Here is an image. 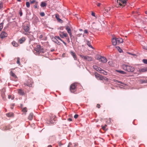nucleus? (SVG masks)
Listing matches in <instances>:
<instances>
[{"label":"nucleus","instance_id":"28","mask_svg":"<svg viewBox=\"0 0 147 147\" xmlns=\"http://www.w3.org/2000/svg\"><path fill=\"white\" fill-rule=\"evenodd\" d=\"M10 75L12 76L14 78H17L16 75L14 73H13L12 71H11L10 72Z\"/></svg>","mask_w":147,"mask_h":147},{"label":"nucleus","instance_id":"57","mask_svg":"<svg viewBox=\"0 0 147 147\" xmlns=\"http://www.w3.org/2000/svg\"><path fill=\"white\" fill-rule=\"evenodd\" d=\"M119 81H118L117 80H114V81L115 82H119Z\"/></svg>","mask_w":147,"mask_h":147},{"label":"nucleus","instance_id":"30","mask_svg":"<svg viewBox=\"0 0 147 147\" xmlns=\"http://www.w3.org/2000/svg\"><path fill=\"white\" fill-rule=\"evenodd\" d=\"M38 2H36L35 3V5H34V7L36 9V8H38Z\"/></svg>","mask_w":147,"mask_h":147},{"label":"nucleus","instance_id":"24","mask_svg":"<svg viewBox=\"0 0 147 147\" xmlns=\"http://www.w3.org/2000/svg\"><path fill=\"white\" fill-rule=\"evenodd\" d=\"M55 121V119L53 118V117H52V118H51L50 120V122L51 124L53 123Z\"/></svg>","mask_w":147,"mask_h":147},{"label":"nucleus","instance_id":"36","mask_svg":"<svg viewBox=\"0 0 147 147\" xmlns=\"http://www.w3.org/2000/svg\"><path fill=\"white\" fill-rule=\"evenodd\" d=\"M27 109L26 107H25L24 108L22 109V111L23 112H27Z\"/></svg>","mask_w":147,"mask_h":147},{"label":"nucleus","instance_id":"13","mask_svg":"<svg viewBox=\"0 0 147 147\" xmlns=\"http://www.w3.org/2000/svg\"><path fill=\"white\" fill-rule=\"evenodd\" d=\"M71 55L72 56L75 60H77V56L75 53L72 51H71L70 52Z\"/></svg>","mask_w":147,"mask_h":147},{"label":"nucleus","instance_id":"49","mask_svg":"<svg viewBox=\"0 0 147 147\" xmlns=\"http://www.w3.org/2000/svg\"><path fill=\"white\" fill-rule=\"evenodd\" d=\"M78 117V115L77 114H76L74 116V117L75 119H76Z\"/></svg>","mask_w":147,"mask_h":147},{"label":"nucleus","instance_id":"4","mask_svg":"<svg viewBox=\"0 0 147 147\" xmlns=\"http://www.w3.org/2000/svg\"><path fill=\"white\" fill-rule=\"evenodd\" d=\"M127 0H117V5H119L120 6H124L126 3Z\"/></svg>","mask_w":147,"mask_h":147},{"label":"nucleus","instance_id":"11","mask_svg":"<svg viewBox=\"0 0 147 147\" xmlns=\"http://www.w3.org/2000/svg\"><path fill=\"white\" fill-rule=\"evenodd\" d=\"M59 35L60 36L63 38H64V37H66L67 36L68 34L66 33H64L63 32H61V33Z\"/></svg>","mask_w":147,"mask_h":147},{"label":"nucleus","instance_id":"25","mask_svg":"<svg viewBox=\"0 0 147 147\" xmlns=\"http://www.w3.org/2000/svg\"><path fill=\"white\" fill-rule=\"evenodd\" d=\"M18 93L20 94L21 95H23L24 93L23 91L20 89L18 90Z\"/></svg>","mask_w":147,"mask_h":147},{"label":"nucleus","instance_id":"21","mask_svg":"<svg viewBox=\"0 0 147 147\" xmlns=\"http://www.w3.org/2000/svg\"><path fill=\"white\" fill-rule=\"evenodd\" d=\"M6 116L8 117H12L13 116V113L10 112L6 114Z\"/></svg>","mask_w":147,"mask_h":147},{"label":"nucleus","instance_id":"15","mask_svg":"<svg viewBox=\"0 0 147 147\" xmlns=\"http://www.w3.org/2000/svg\"><path fill=\"white\" fill-rule=\"evenodd\" d=\"M99 59L100 60V61L103 63H105L107 61V59L105 57L100 56Z\"/></svg>","mask_w":147,"mask_h":147},{"label":"nucleus","instance_id":"26","mask_svg":"<svg viewBox=\"0 0 147 147\" xmlns=\"http://www.w3.org/2000/svg\"><path fill=\"white\" fill-rule=\"evenodd\" d=\"M116 71L117 72H119L122 74H126V73L125 71H123L120 70H116Z\"/></svg>","mask_w":147,"mask_h":147},{"label":"nucleus","instance_id":"46","mask_svg":"<svg viewBox=\"0 0 147 147\" xmlns=\"http://www.w3.org/2000/svg\"><path fill=\"white\" fill-rule=\"evenodd\" d=\"M102 70V69L100 67H99L97 71H98V72L100 73Z\"/></svg>","mask_w":147,"mask_h":147},{"label":"nucleus","instance_id":"39","mask_svg":"<svg viewBox=\"0 0 147 147\" xmlns=\"http://www.w3.org/2000/svg\"><path fill=\"white\" fill-rule=\"evenodd\" d=\"M116 48L117 49L118 51L120 52L121 53L122 51V50L119 47H117Z\"/></svg>","mask_w":147,"mask_h":147},{"label":"nucleus","instance_id":"40","mask_svg":"<svg viewBox=\"0 0 147 147\" xmlns=\"http://www.w3.org/2000/svg\"><path fill=\"white\" fill-rule=\"evenodd\" d=\"M3 7V3L2 2H0V9L2 8Z\"/></svg>","mask_w":147,"mask_h":147},{"label":"nucleus","instance_id":"44","mask_svg":"<svg viewBox=\"0 0 147 147\" xmlns=\"http://www.w3.org/2000/svg\"><path fill=\"white\" fill-rule=\"evenodd\" d=\"M40 15L41 16L43 17L45 16V14L44 12H42L40 13Z\"/></svg>","mask_w":147,"mask_h":147},{"label":"nucleus","instance_id":"55","mask_svg":"<svg viewBox=\"0 0 147 147\" xmlns=\"http://www.w3.org/2000/svg\"><path fill=\"white\" fill-rule=\"evenodd\" d=\"M68 120L69 121H72V119L71 118H69L68 119Z\"/></svg>","mask_w":147,"mask_h":147},{"label":"nucleus","instance_id":"16","mask_svg":"<svg viewBox=\"0 0 147 147\" xmlns=\"http://www.w3.org/2000/svg\"><path fill=\"white\" fill-rule=\"evenodd\" d=\"M112 44L114 45H115L117 44L116 38H112Z\"/></svg>","mask_w":147,"mask_h":147},{"label":"nucleus","instance_id":"52","mask_svg":"<svg viewBox=\"0 0 147 147\" xmlns=\"http://www.w3.org/2000/svg\"><path fill=\"white\" fill-rule=\"evenodd\" d=\"M84 33H85L86 34H88V32L87 30H84Z\"/></svg>","mask_w":147,"mask_h":147},{"label":"nucleus","instance_id":"32","mask_svg":"<svg viewBox=\"0 0 147 147\" xmlns=\"http://www.w3.org/2000/svg\"><path fill=\"white\" fill-rule=\"evenodd\" d=\"M3 23H2L0 24V32L1 30L3 28Z\"/></svg>","mask_w":147,"mask_h":147},{"label":"nucleus","instance_id":"42","mask_svg":"<svg viewBox=\"0 0 147 147\" xmlns=\"http://www.w3.org/2000/svg\"><path fill=\"white\" fill-rule=\"evenodd\" d=\"M142 61L144 63L147 64V59H143L142 60Z\"/></svg>","mask_w":147,"mask_h":147},{"label":"nucleus","instance_id":"54","mask_svg":"<svg viewBox=\"0 0 147 147\" xmlns=\"http://www.w3.org/2000/svg\"><path fill=\"white\" fill-rule=\"evenodd\" d=\"M73 145V146H76L77 145H78V144L77 143H74Z\"/></svg>","mask_w":147,"mask_h":147},{"label":"nucleus","instance_id":"6","mask_svg":"<svg viewBox=\"0 0 147 147\" xmlns=\"http://www.w3.org/2000/svg\"><path fill=\"white\" fill-rule=\"evenodd\" d=\"M77 83H74L71 84L70 87V90L71 92L74 93L77 86Z\"/></svg>","mask_w":147,"mask_h":147},{"label":"nucleus","instance_id":"17","mask_svg":"<svg viewBox=\"0 0 147 147\" xmlns=\"http://www.w3.org/2000/svg\"><path fill=\"white\" fill-rule=\"evenodd\" d=\"M117 44L121 43L123 42V39L120 38H116Z\"/></svg>","mask_w":147,"mask_h":147},{"label":"nucleus","instance_id":"37","mask_svg":"<svg viewBox=\"0 0 147 147\" xmlns=\"http://www.w3.org/2000/svg\"><path fill=\"white\" fill-rule=\"evenodd\" d=\"M55 37V38H56V39H57L58 40H60L61 41H62V39L59 37V36H56Z\"/></svg>","mask_w":147,"mask_h":147},{"label":"nucleus","instance_id":"62","mask_svg":"<svg viewBox=\"0 0 147 147\" xmlns=\"http://www.w3.org/2000/svg\"><path fill=\"white\" fill-rule=\"evenodd\" d=\"M118 83H121V84H123V83H122L121 82V81H119V82H118Z\"/></svg>","mask_w":147,"mask_h":147},{"label":"nucleus","instance_id":"34","mask_svg":"<svg viewBox=\"0 0 147 147\" xmlns=\"http://www.w3.org/2000/svg\"><path fill=\"white\" fill-rule=\"evenodd\" d=\"M26 5L27 7L29 8L30 7V3L29 2H27L26 3Z\"/></svg>","mask_w":147,"mask_h":147},{"label":"nucleus","instance_id":"14","mask_svg":"<svg viewBox=\"0 0 147 147\" xmlns=\"http://www.w3.org/2000/svg\"><path fill=\"white\" fill-rule=\"evenodd\" d=\"M147 71V68L144 67L139 69L138 71L140 72H144Z\"/></svg>","mask_w":147,"mask_h":147},{"label":"nucleus","instance_id":"19","mask_svg":"<svg viewBox=\"0 0 147 147\" xmlns=\"http://www.w3.org/2000/svg\"><path fill=\"white\" fill-rule=\"evenodd\" d=\"M28 37L30 39V41L29 43L31 42L32 40H35V38H34L33 35H30L28 36Z\"/></svg>","mask_w":147,"mask_h":147},{"label":"nucleus","instance_id":"27","mask_svg":"<svg viewBox=\"0 0 147 147\" xmlns=\"http://www.w3.org/2000/svg\"><path fill=\"white\" fill-rule=\"evenodd\" d=\"M86 42H87V44L90 47H91L92 49H93V47L91 45L90 43V42L88 40H86Z\"/></svg>","mask_w":147,"mask_h":147},{"label":"nucleus","instance_id":"48","mask_svg":"<svg viewBox=\"0 0 147 147\" xmlns=\"http://www.w3.org/2000/svg\"><path fill=\"white\" fill-rule=\"evenodd\" d=\"M4 128H3V130H7L9 129V127L8 126V127L5 126Z\"/></svg>","mask_w":147,"mask_h":147},{"label":"nucleus","instance_id":"45","mask_svg":"<svg viewBox=\"0 0 147 147\" xmlns=\"http://www.w3.org/2000/svg\"><path fill=\"white\" fill-rule=\"evenodd\" d=\"M55 18L57 20H58L59 18V15L58 14H56Z\"/></svg>","mask_w":147,"mask_h":147},{"label":"nucleus","instance_id":"7","mask_svg":"<svg viewBox=\"0 0 147 147\" xmlns=\"http://www.w3.org/2000/svg\"><path fill=\"white\" fill-rule=\"evenodd\" d=\"M80 56L83 59L87 60L88 61H91L92 59V58L91 57L88 56H84L82 55H80Z\"/></svg>","mask_w":147,"mask_h":147},{"label":"nucleus","instance_id":"3","mask_svg":"<svg viewBox=\"0 0 147 147\" xmlns=\"http://www.w3.org/2000/svg\"><path fill=\"white\" fill-rule=\"evenodd\" d=\"M30 25L28 23H26L24 26V32L23 33L26 35L28 34V32L30 30Z\"/></svg>","mask_w":147,"mask_h":147},{"label":"nucleus","instance_id":"38","mask_svg":"<svg viewBox=\"0 0 147 147\" xmlns=\"http://www.w3.org/2000/svg\"><path fill=\"white\" fill-rule=\"evenodd\" d=\"M73 145L70 142L69 143L67 147H73Z\"/></svg>","mask_w":147,"mask_h":147},{"label":"nucleus","instance_id":"20","mask_svg":"<svg viewBox=\"0 0 147 147\" xmlns=\"http://www.w3.org/2000/svg\"><path fill=\"white\" fill-rule=\"evenodd\" d=\"M33 113H31L29 114L28 119L30 120H32L33 119Z\"/></svg>","mask_w":147,"mask_h":147},{"label":"nucleus","instance_id":"47","mask_svg":"<svg viewBox=\"0 0 147 147\" xmlns=\"http://www.w3.org/2000/svg\"><path fill=\"white\" fill-rule=\"evenodd\" d=\"M107 126V125H105V126H102V129L103 130H105V128H106V127Z\"/></svg>","mask_w":147,"mask_h":147},{"label":"nucleus","instance_id":"10","mask_svg":"<svg viewBox=\"0 0 147 147\" xmlns=\"http://www.w3.org/2000/svg\"><path fill=\"white\" fill-rule=\"evenodd\" d=\"M140 82L141 84L147 83V77L140 80Z\"/></svg>","mask_w":147,"mask_h":147},{"label":"nucleus","instance_id":"63","mask_svg":"<svg viewBox=\"0 0 147 147\" xmlns=\"http://www.w3.org/2000/svg\"><path fill=\"white\" fill-rule=\"evenodd\" d=\"M82 34H79L77 35V36H80V35H81Z\"/></svg>","mask_w":147,"mask_h":147},{"label":"nucleus","instance_id":"41","mask_svg":"<svg viewBox=\"0 0 147 147\" xmlns=\"http://www.w3.org/2000/svg\"><path fill=\"white\" fill-rule=\"evenodd\" d=\"M95 70L97 71L99 67H98V66H93Z\"/></svg>","mask_w":147,"mask_h":147},{"label":"nucleus","instance_id":"61","mask_svg":"<svg viewBox=\"0 0 147 147\" xmlns=\"http://www.w3.org/2000/svg\"><path fill=\"white\" fill-rule=\"evenodd\" d=\"M92 15L93 16H94V13H92Z\"/></svg>","mask_w":147,"mask_h":147},{"label":"nucleus","instance_id":"29","mask_svg":"<svg viewBox=\"0 0 147 147\" xmlns=\"http://www.w3.org/2000/svg\"><path fill=\"white\" fill-rule=\"evenodd\" d=\"M12 45L15 47H17L18 46L17 43L15 41H13L12 42Z\"/></svg>","mask_w":147,"mask_h":147},{"label":"nucleus","instance_id":"12","mask_svg":"<svg viewBox=\"0 0 147 147\" xmlns=\"http://www.w3.org/2000/svg\"><path fill=\"white\" fill-rule=\"evenodd\" d=\"M7 33L5 32H2L0 34V37L1 38L3 39L7 36Z\"/></svg>","mask_w":147,"mask_h":147},{"label":"nucleus","instance_id":"22","mask_svg":"<svg viewBox=\"0 0 147 147\" xmlns=\"http://www.w3.org/2000/svg\"><path fill=\"white\" fill-rule=\"evenodd\" d=\"M25 40V38L24 37H22L19 39V42L20 44H22L24 42Z\"/></svg>","mask_w":147,"mask_h":147},{"label":"nucleus","instance_id":"23","mask_svg":"<svg viewBox=\"0 0 147 147\" xmlns=\"http://www.w3.org/2000/svg\"><path fill=\"white\" fill-rule=\"evenodd\" d=\"M46 5H47V4L45 2L43 1V2H41V4H40V6L41 7H45V6H46Z\"/></svg>","mask_w":147,"mask_h":147},{"label":"nucleus","instance_id":"1","mask_svg":"<svg viewBox=\"0 0 147 147\" xmlns=\"http://www.w3.org/2000/svg\"><path fill=\"white\" fill-rule=\"evenodd\" d=\"M122 67L123 70L129 72H133L135 69L134 67L129 64H123Z\"/></svg>","mask_w":147,"mask_h":147},{"label":"nucleus","instance_id":"64","mask_svg":"<svg viewBox=\"0 0 147 147\" xmlns=\"http://www.w3.org/2000/svg\"><path fill=\"white\" fill-rule=\"evenodd\" d=\"M79 31H82V30L81 29H79Z\"/></svg>","mask_w":147,"mask_h":147},{"label":"nucleus","instance_id":"35","mask_svg":"<svg viewBox=\"0 0 147 147\" xmlns=\"http://www.w3.org/2000/svg\"><path fill=\"white\" fill-rule=\"evenodd\" d=\"M100 73H101L102 74H105V75H107V73L103 69H102V71H101V72Z\"/></svg>","mask_w":147,"mask_h":147},{"label":"nucleus","instance_id":"2","mask_svg":"<svg viewBox=\"0 0 147 147\" xmlns=\"http://www.w3.org/2000/svg\"><path fill=\"white\" fill-rule=\"evenodd\" d=\"M45 51V50L42 47H41L40 45H37L35 49L34 52L35 55H38L40 53H44Z\"/></svg>","mask_w":147,"mask_h":147},{"label":"nucleus","instance_id":"43","mask_svg":"<svg viewBox=\"0 0 147 147\" xmlns=\"http://www.w3.org/2000/svg\"><path fill=\"white\" fill-rule=\"evenodd\" d=\"M17 63L18 64H20V58L19 57H18L17 58Z\"/></svg>","mask_w":147,"mask_h":147},{"label":"nucleus","instance_id":"50","mask_svg":"<svg viewBox=\"0 0 147 147\" xmlns=\"http://www.w3.org/2000/svg\"><path fill=\"white\" fill-rule=\"evenodd\" d=\"M43 35L42 34H41L39 37V38L40 39H41Z\"/></svg>","mask_w":147,"mask_h":147},{"label":"nucleus","instance_id":"18","mask_svg":"<svg viewBox=\"0 0 147 147\" xmlns=\"http://www.w3.org/2000/svg\"><path fill=\"white\" fill-rule=\"evenodd\" d=\"M53 41L55 43L57 44L58 45H60V42L58 41V40L55 38V37L53 38H52Z\"/></svg>","mask_w":147,"mask_h":147},{"label":"nucleus","instance_id":"58","mask_svg":"<svg viewBox=\"0 0 147 147\" xmlns=\"http://www.w3.org/2000/svg\"><path fill=\"white\" fill-rule=\"evenodd\" d=\"M62 41L63 42V43H64V44L65 45H66V43H65L64 41H63V40H62Z\"/></svg>","mask_w":147,"mask_h":147},{"label":"nucleus","instance_id":"53","mask_svg":"<svg viewBox=\"0 0 147 147\" xmlns=\"http://www.w3.org/2000/svg\"><path fill=\"white\" fill-rule=\"evenodd\" d=\"M96 107L98 108H99L100 107V104H97V106H96Z\"/></svg>","mask_w":147,"mask_h":147},{"label":"nucleus","instance_id":"33","mask_svg":"<svg viewBox=\"0 0 147 147\" xmlns=\"http://www.w3.org/2000/svg\"><path fill=\"white\" fill-rule=\"evenodd\" d=\"M8 98L9 99L11 98V100H13L14 99V97L12 95H9L8 96Z\"/></svg>","mask_w":147,"mask_h":147},{"label":"nucleus","instance_id":"31","mask_svg":"<svg viewBox=\"0 0 147 147\" xmlns=\"http://www.w3.org/2000/svg\"><path fill=\"white\" fill-rule=\"evenodd\" d=\"M30 3L31 4L33 3L35 4L36 3V2H37V1H36L35 0H30Z\"/></svg>","mask_w":147,"mask_h":147},{"label":"nucleus","instance_id":"60","mask_svg":"<svg viewBox=\"0 0 147 147\" xmlns=\"http://www.w3.org/2000/svg\"><path fill=\"white\" fill-rule=\"evenodd\" d=\"M54 51H55V49H51V52Z\"/></svg>","mask_w":147,"mask_h":147},{"label":"nucleus","instance_id":"9","mask_svg":"<svg viewBox=\"0 0 147 147\" xmlns=\"http://www.w3.org/2000/svg\"><path fill=\"white\" fill-rule=\"evenodd\" d=\"M32 82H33L31 80H28L27 83L25 84L27 86L30 87L32 86Z\"/></svg>","mask_w":147,"mask_h":147},{"label":"nucleus","instance_id":"5","mask_svg":"<svg viewBox=\"0 0 147 147\" xmlns=\"http://www.w3.org/2000/svg\"><path fill=\"white\" fill-rule=\"evenodd\" d=\"M95 75L96 78L98 79H99L101 80H108V79L107 78L103 77L97 73H95Z\"/></svg>","mask_w":147,"mask_h":147},{"label":"nucleus","instance_id":"8","mask_svg":"<svg viewBox=\"0 0 147 147\" xmlns=\"http://www.w3.org/2000/svg\"><path fill=\"white\" fill-rule=\"evenodd\" d=\"M66 30H67V32L69 34L70 37L71 38L72 37V34L70 28L69 26H67L66 27Z\"/></svg>","mask_w":147,"mask_h":147},{"label":"nucleus","instance_id":"59","mask_svg":"<svg viewBox=\"0 0 147 147\" xmlns=\"http://www.w3.org/2000/svg\"><path fill=\"white\" fill-rule=\"evenodd\" d=\"M111 62H108V63H109V65H111Z\"/></svg>","mask_w":147,"mask_h":147},{"label":"nucleus","instance_id":"56","mask_svg":"<svg viewBox=\"0 0 147 147\" xmlns=\"http://www.w3.org/2000/svg\"><path fill=\"white\" fill-rule=\"evenodd\" d=\"M57 20L59 22L62 21V20L61 19H60L59 18L58 20Z\"/></svg>","mask_w":147,"mask_h":147},{"label":"nucleus","instance_id":"51","mask_svg":"<svg viewBox=\"0 0 147 147\" xmlns=\"http://www.w3.org/2000/svg\"><path fill=\"white\" fill-rule=\"evenodd\" d=\"M101 4L100 3H97L96 4V5L98 7H100V6Z\"/></svg>","mask_w":147,"mask_h":147}]
</instances>
